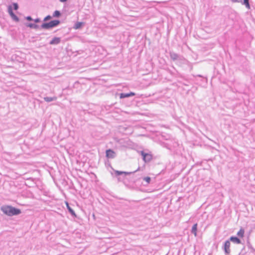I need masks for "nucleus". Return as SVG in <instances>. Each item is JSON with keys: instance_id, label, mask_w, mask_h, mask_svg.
<instances>
[{"instance_id": "21", "label": "nucleus", "mask_w": 255, "mask_h": 255, "mask_svg": "<svg viewBox=\"0 0 255 255\" xmlns=\"http://www.w3.org/2000/svg\"><path fill=\"white\" fill-rule=\"evenodd\" d=\"M13 9L14 10H17L18 8V5L17 3H13Z\"/></svg>"}, {"instance_id": "22", "label": "nucleus", "mask_w": 255, "mask_h": 255, "mask_svg": "<svg viewBox=\"0 0 255 255\" xmlns=\"http://www.w3.org/2000/svg\"><path fill=\"white\" fill-rule=\"evenodd\" d=\"M51 18V16L49 15L46 16L43 19L44 21H47Z\"/></svg>"}, {"instance_id": "8", "label": "nucleus", "mask_w": 255, "mask_h": 255, "mask_svg": "<svg viewBox=\"0 0 255 255\" xmlns=\"http://www.w3.org/2000/svg\"><path fill=\"white\" fill-rule=\"evenodd\" d=\"M106 156L109 158H114L116 156V153L112 149L107 150Z\"/></svg>"}, {"instance_id": "1", "label": "nucleus", "mask_w": 255, "mask_h": 255, "mask_svg": "<svg viewBox=\"0 0 255 255\" xmlns=\"http://www.w3.org/2000/svg\"><path fill=\"white\" fill-rule=\"evenodd\" d=\"M1 210L6 215L12 216L21 213L20 210L10 206H5L1 207Z\"/></svg>"}, {"instance_id": "16", "label": "nucleus", "mask_w": 255, "mask_h": 255, "mask_svg": "<svg viewBox=\"0 0 255 255\" xmlns=\"http://www.w3.org/2000/svg\"><path fill=\"white\" fill-rule=\"evenodd\" d=\"M83 23L82 22H77L75 23L74 28L76 29H79L83 25Z\"/></svg>"}, {"instance_id": "9", "label": "nucleus", "mask_w": 255, "mask_h": 255, "mask_svg": "<svg viewBox=\"0 0 255 255\" xmlns=\"http://www.w3.org/2000/svg\"><path fill=\"white\" fill-rule=\"evenodd\" d=\"M135 95V94L133 92H130L129 93H121L120 95V98L121 99H124V98H128V97H131V96H133Z\"/></svg>"}, {"instance_id": "13", "label": "nucleus", "mask_w": 255, "mask_h": 255, "mask_svg": "<svg viewBox=\"0 0 255 255\" xmlns=\"http://www.w3.org/2000/svg\"><path fill=\"white\" fill-rule=\"evenodd\" d=\"M240 3H241L243 5H245L249 9L251 8L249 0H243V1L241 0V2H240Z\"/></svg>"}, {"instance_id": "3", "label": "nucleus", "mask_w": 255, "mask_h": 255, "mask_svg": "<svg viewBox=\"0 0 255 255\" xmlns=\"http://www.w3.org/2000/svg\"><path fill=\"white\" fill-rule=\"evenodd\" d=\"M231 243L230 241L227 240L224 243V244L222 247V249L225 252L226 255H229L231 253L230 250Z\"/></svg>"}, {"instance_id": "10", "label": "nucleus", "mask_w": 255, "mask_h": 255, "mask_svg": "<svg viewBox=\"0 0 255 255\" xmlns=\"http://www.w3.org/2000/svg\"><path fill=\"white\" fill-rule=\"evenodd\" d=\"M230 242H232L233 243L236 244H241V240L238 237L232 236L230 238L229 240Z\"/></svg>"}, {"instance_id": "5", "label": "nucleus", "mask_w": 255, "mask_h": 255, "mask_svg": "<svg viewBox=\"0 0 255 255\" xmlns=\"http://www.w3.org/2000/svg\"><path fill=\"white\" fill-rule=\"evenodd\" d=\"M141 155L142 156L143 160L145 162H149L152 159V155L148 153H146L144 151H141Z\"/></svg>"}, {"instance_id": "11", "label": "nucleus", "mask_w": 255, "mask_h": 255, "mask_svg": "<svg viewBox=\"0 0 255 255\" xmlns=\"http://www.w3.org/2000/svg\"><path fill=\"white\" fill-rule=\"evenodd\" d=\"M61 41V38L60 37H55L53 38L49 42L51 45H56L59 44Z\"/></svg>"}, {"instance_id": "23", "label": "nucleus", "mask_w": 255, "mask_h": 255, "mask_svg": "<svg viewBox=\"0 0 255 255\" xmlns=\"http://www.w3.org/2000/svg\"><path fill=\"white\" fill-rule=\"evenodd\" d=\"M26 19L29 21L33 20V19L31 18V16H28L26 17Z\"/></svg>"}, {"instance_id": "24", "label": "nucleus", "mask_w": 255, "mask_h": 255, "mask_svg": "<svg viewBox=\"0 0 255 255\" xmlns=\"http://www.w3.org/2000/svg\"><path fill=\"white\" fill-rule=\"evenodd\" d=\"M34 21V22L35 23H38V22H39L40 21V19L38 18H36L35 19L33 20Z\"/></svg>"}, {"instance_id": "4", "label": "nucleus", "mask_w": 255, "mask_h": 255, "mask_svg": "<svg viewBox=\"0 0 255 255\" xmlns=\"http://www.w3.org/2000/svg\"><path fill=\"white\" fill-rule=\"evenodd\" d=\"M170 57L171 59L173 61H182L183 60H184V58L182 56L173 52H170Z\"/></svg>"}, {"instance_id": "6", "label": "nucleus", "mask_w": 255, "mask_h": 255, "mask_svg": "<svg viewBox=\"0 0 255 255\" xmlns=\"http://www.w3.org/2000/svg\"><path fill=\"white\" fill-rule=\"evenodd\" d=\"M8 12L9 14L11 17L15 21H18L19 18L18 17L15 15L12 11V6L11 5H9L8 7Z\"/></svg>"}, {"instance_id": "26", "label": "nucleus", "mask_w": 255, "mask_h": 255, "mask_svg": "<svg viewBox=\"0 0 255 255\" xmlns=\"http://www.w3.org/2000/svg\"><path fill=\"white\" fill-rule=\"evenodd\" d=\"M67 0H59L60 1L62 2H66Z\"/></svg>"}, {"instance_id": "2", "label": "nucleus", "mask_w": 255, "mask_h": 255, "mask_svg": "<svg viewBox=\"0 0 255 255\" xmlns=\"http://www.w3.org/2000/svg\"><path fill=\"white\" fill-rule=\"evenodd\" d=\"M60 23V21L58 20H54L50 21L49 22L43 23L41 25V28L45 29H49L51 28L56 27Z\"/></svg>"}, {"instance_id": "19", "label": "nucleus", "mask_w": 255, "mask_h": 255, "mask_svg": "<svg viewBox=\"0 0 255 255\" xmlns=\"http://www.w3.org/2000/svg\"><path fill=\"white\" fill-rule=\"evenodd\" d=\"M60 15H61V13L59 11L55 10L53 14V16L55 17H58L60 16Z\"/></svg>"}, {"instance_id": "7", "label": "nucleus", "mask_w": 255, "mask_h": 255, "mask_svg": "<svg viewBox=\"0 0 255 255\" xmlns=\"http://www.w3.org/2000/svg\"><path fill=\"white\" fill-rule=\"evenodd\" d=\"M139 167H138L137 168V169H136V170L133 171V172H124V171H118V170H115V174L117 176H119V175H122V174H124L125 175H129L131 173H134L136 172H137V171H138L139 170Z\"/></svg>"}, {"instance_id": "27", "label": "nucleus", "mask_w": 255, "mask_h": 255, "mask_svg": "<svg viewBox=\"0 0 255 255\" xmlns=\"http://www.w3.org/2000/svg\"><path fill=\"white\" fill-rule=\"evenodd\" d=\"M197 76H198V77H202L201 75H197Z\"/></svg>"}, {"instance_id": "20", "label": "nucleus", "mask_w": 255, "mask_h": 255, "mask_svg": "<svg viewBox=\"0 0 255 255\" xmlns=\"http://www.w3.org/2000/svg\"><path fill=\"white\" fill-rule=\"evenodd\" d=\"M143 180L146 181L147 184H149L150 182L151 178L149 177H145L143 178Z\"/></svg>"}, {"instance_id": "17", "label": "nucleus", "mask_w": 255, "mask_h": 255, "mask_svg": "<svg viewBox=\"0 0 255 255\" xmlns=\"http://www.w3.org/2000/svg\"><path fill=\"white\" fill-rule=\"evenodd\" d=\"M245 231L244 230L241 228L239 231L237 233V235L240 237H243L244 235Z\"/></svg>"}, {"instance_id": "12", "label": "nucleus", "mask_w": 255, "mask_h": 255, "mask_svg": "<svg viewBox=\"0 0 255 255\" xmlns=\"http://www.w3.org/2000/svg\"><path fill=\"white\" fill-rule=\"evenodd\" d=\"M197 224H195L192 228L191 229V233L194 234V235L196 237L197 236Z\"/></svg>"}, {"instance_id": "18", "label": "nucleus", "mask_w": 255, "mask_h": 255, "mask_svg": "<svg viewBox=\"0 0 255 255\" xmlns=\"http://www.w3.org/2000/svg\"><path fill=\"white\" fill-rule=\"evenodd\" d=\"M27 26L34 29H37L39 27L38 25L35 24L34 23H29L27 25Z\"/></svg>"}, {"instance_id": "25", "label": "nucleus", "mask_w": 255, "mask_h": 255, "mask_svg": "<svg viewBox=\"0 0 255 255\" xmlns=\"http://www.w3.org/2000/svg\"><path fill=\"white\" fill-rule=\"evenodd\" d=\"M233 2H241V0H231Z\"/></svg>"}, {"instance_id": "14", "label": "nucleus", "mask_w": 255, "mask_h": 255, "mask_svg": "<svg viewBox=\"0 0 255 255\" xmlns=\"http://www.w3.org/2000/svg\"><path fill=\"white\" fill-rule=\"evenodd\" d=\"M44 100L47 102H50L53 101H56L57 100V97L55 96L53 97H45L44 98Z\"/></svg>"}, {"instance_id": "15", "label": "nucleus", "mask_w": 255, "mask_h": 255, "mask_svg": "<svg viewBox=\"0 0 255 255\" xmlns=\"http://www.w3.org/2000/svg\"><path fill=\"white\" fill-rule=\"evenodd\" d=\"M66 205H67V209L68 210V211L70 213V214L73 216L76 217V214H75L74 211L69 206L68 203H66Z\"/></svg>"}]
</instances>
